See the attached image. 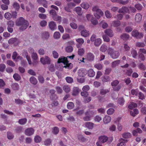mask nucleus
I'll return each mask as SVG.
<instances>
[{
    "instance_id": "f257e3e1",
    "label": "nucleus",
    "mask_w": 146,
    "mask_h": 146,
    "mask_svg": "<svg viewBox=\"0 0 146 146\" xmlns=\"http://www.w3.org/2000/svg\"><path fill=\"white\" fill-rule=\"evenodd\" d=\"M16 25L18 26H20V30L23 31L25 30L28 26L29 23L23 17H21L17 22Z\"/></svg>"
},
{
    "instance_id": "603ef678",
    "label": "nucleus",
    "mask_w": 146,
    "mask_h": 146,
    "mask_svg": "<svg viewBox=\"0 0 146 146\" xmlns=\"http://www.w3.org/2000/svg\"><path fill=\"white\" fill-rule=\"evenodd\" d=\"M65 79L67 82L69 83H72L73 82V79L70 77H67Z\"/></svg>"
},
{
    "instance_id": "8fccbe9b",
    "label": "nucleus",
    "mask_w": 146,
    "mask_h": 146,
    "mask_svg": "<svg viewBox=\"0 0 146 146\" xmlns=\"http://www.w3.org/2000/svg\"><path fill=\"white\" fill-rule=\"evenodd\" d=\"M49 34L47 32H45L42 33V36L43 38L47 39L49 37Z\"/></svg>"
},
{
    "instance_id": "f3484780",
    "label": "nucleus",
    "mask_w": 146,
    "mask_h": 146,
    "mask_svg": "<svg viewBox=\"0 0 146 146\" xmlns=\"http://www.w3.org/2000/svg\"><path fill=\"white\" fill-rule=\"evenodd\" d=\"M76 40L78 44H76V46L77 48L79 47L80 46L82 45L84 42V39L82 38L76 39Z\"/></svg>"
},
{
    "instance_id": "774afa93",
    "label": "nucleus",
    "mask_w": 146,
    "mask_h": 146,
    "mask_svg": "<svg viewBox=\"0 0 146 146\" xmlns=\"http://www.w3.org/2000/svg\"><path fill=\"white\" fill-rule=\"evenodd\" d=\"M91 21L92 24L94 25H96L98 24V21L94 17L91 19Z\"/></svg>"
},
{
    "instance_id": "5701e85b",
    "label": "nucleus",
    "mask_w": 146,
    "mask_h": 146,
    "mask_svg": "<svg viewBox=\"0 0 146 146\" xmlns=\"http://www.w3.org/2000/svg\"><path fill=\"white\" fill-rule=\"evenodd\" d=\"M74 10L76 11V13L79 15H81L82 13V9L80 7H77L75 8Z\"/></svg>"
},
{
    "instance_id": "69168bd1",
    "label": "nucleus",
    "mask_w": 146,
    "mask_h": 146,
    "mask_svg": "<svg viewBox=\"0 0 146 146\" xmlns=\"http://www.w3.org/2000/svg\"><path fill=\"white\" fill-rule=\"evenodd\" d=\"M90 87L88 85H86L83 86L82 88L83 91L87 92L90 90Z\"/></svg>"
},
{
    "instance_id": "393cba45",
    "label": "nucleus",
    "mask_w": 146,
    "mask_h": 146,
    "mask_svg": "<svg viewBox=\"0 0 146 146\" xmlns=\"http://www.w3.org/2000/svg\"><path fill=\"white\" fill-rule=\"evenodd\" d=\"M12 7L14 9L17 11H18L20 8L19 4L16 2H13L12 4Z\"/></svg>"
},
{
    "instance_id": "ea45409f",
    "label": "nucleus",
    "mask_w": 146,
    "mask_h": 146,
    "mask_svg": "<svg viewBox=\"0 0 146 146\" xmlns=\"http://www.w3.org/2000/svg\"><path fill=\"white\" fill-rule=\"evenodd\" d=\"M109 92V91L108 89H104L102 88L100 90V93L101 95H105Z\"/></svg>"
},
{
    "instance_id": "aec40b11",
    "label": "nucleus",
    "mask_w": 146,
    "mask_h": 146,
    "mask_svg": "<svg viewBox=\"0 0 146 146\" xmlns=\"http://www.w3.org/2000/svg\"><path fill=\"white\" fill-rule=\"evenodd\" d=\"M108 137L105 136H102L99 137V141L103 143L106 142L108 140Z\"/></svg>"
},
{
    "instance_id": "7c9ffc66",
    "label": "nucleus",
    "mask_w": 146,
    "mask_h": 146,
    "mask_svg": "<svg viewBox=\"0 0 146 146\" xmlns=\"http://www.w3.org/2000/svg\"><path fill=\"white\" fill-rule=\"evenodd\" d=\"M105 33L110 37H111L113 35L112 31L111 29H108L105 30Z\"/></svg>"
},
{
    "instance_id": "c756f323",
    "label": "nucleus",
    "mask_w": 146,
    "mask_h": 146,
    "mask_svg": "<svg viewBox=\"0 0 146 146\" xmlns=\"http://www.w3.org/2000/svg\"><path fill=\"white\" fill-rule=\"evenodd\" d=\"M88 76L90 77H93L95 75V72L92 69H90L88 72Z\"/></svg>"
},
{
    "instance_id": "bf43d9fd",
    "label": "nucleus",
    "mask_w": 146,
    "mask_h": 146,
    "mask_svg": "<svg viewBox=\"0 0 146 146\" xmlns=\"http://www.w3.org/2000/svg\"><path fill=\"white\" fill-rule=\"evenodd\" d=\"M94 120L97 122H100L102 119V118L99 115H96L94 117Z\"/></svg>"
},
{
    "instance_id": "6e6552de",
    "label": "nucleus",
    "mask_w": 146,
    "mask_h": 146,
    "mask_svg": "<svg viewBox=\"0 0 146 146\" xmlns=\"http://www.w3.org/2000/svg\"><path fill=\"white\" fill-rule=\"evenodd\" d=\"M119 83V81L117 80H114L111 82V85L113 86V88L115 90L118 91L120 89V87L119 86H117Z\"/></svg>"
},
{
    "instance_id": "c85d7f7f",
    "label": "nucleus",
    "mask_w": 146,
    "mask_h": 146,
    "mask_svg": "<svg viewBox=\"0 0 146 146\" xmlns=\"http://www.w3.org/2000/svg\"><path fill=\"white\" fill-rule=\"evenodd\" d=\"M85 49L83 48H79L78 51V53L79 55L80 56H83L85 53Z\"/></svg>"
},
{
    "instance_id": "f704fd0d",
    "label": "nucleus",
    "mask_w": 146,
    "mask_h": 146,
    "mask_svg": "<svg viewBox=\"0 0 146 146\" xmlns=\"http://www.w3.org/2000/svg\"><path fill=\"white\" fill-rule=\"evenodd\" d=\"M129 37V35L127 34H123L121 36V38L124 40H127Z\"/></svg>"
},
{
    "instance_id": "ddd939ff",
    "label": "nucleus",
    "mask_w": 146,
    "mask_h": 146,
    "mask_svg": "<svg viewBox=\"0 0 146 146\" xmlns=\"http://www.w3.org/2000/svg\"><path fill=\"white\" fill-rule=\"evenodd\" d=\"M80 34L82 36L87 37L89 36L90 34L88 31L85 29L81 31Z\"/></svg>"
},
{
    "instance_id": "7ed1b4c3",
    "label": "nucleus",
    "mask_w": 146,
    "mask_h": 146,
    "mask_svg": "<svg viewBox=\"0 0 146 146\" xmlns=\"http://www.w3.org/2000/svg\"><path fill=\"white\" fill-rule=\"evenodd\" d=\"M57 62L58 63H62L64 65H65L64 67L66 68L69 67V65L71 64L68 62V61L67 60V58L63 56L60 57L58 59Z\"/></svg>"
},
{
    "instance_id": "79ce46f5",
    "label": "nucleus",
    "mask_w": 146,
    "mask_h": 146,
    "mask_svg": "<svg viewBox=\"0 0 146 146\" xmlns=\"http://www.w3.org/2000/svg\"><path fill=\"white\" fill-rule=\"evenodd\" d=\"M64 90L66 93H68L70 90V87L67 85H65L63 87Z\"/></svg>"
},
{
    "instance_id": "2eb2a0df",
    "label": "nucleus",
    "mask_w": 146,
    "mask_h": 146,
    "mask_svg": "<svg viewBox=\"0 0 146 146\" xmlns=\"http://www.w3.org/2000/svg\"><path fill=\"white\" fill-rule=\"evenodd\" d=\"M48 26L50 29L54 31L56 27V25L55 22L51 21L48 23Z\"/></svg>"
},
{
    "instance_id": "58836bf2",
    "label": "nucleus",
    "mask_w": 146,
    "mask_h": 146,
    "mask_svg": "<svg viewBox=\"0 0 146 146\" xmlns=\"http://www.w3.org/2000/svg\"><path fill=\"white\" fill-rule=\"evenodd\" d=\"M81 6L83 8L87 9L89 7V5L88 3L85 2L82 3L81 4Z\"/></svg>"
},
{
    "instance_id": "de8ad7c7",
    "label": "nucleus",
    "mask_w": 146,
    "mask_h": 146,
    "mask_svg": "<svg viewBox=\"0 0 146 146\" xmlns=\"http://www.w3.org/2000/svg\"><path fill=\"white\" fill-rule=\"evenodd\" d=\"M27 122V119L26 118L21 119L19 120V123L21 125H24Z\"/></svg>"
},
{
    "instance_id": "09e8293b",
    "label": "nucleus",
    "mask_w": 146,
    "mask_h": 146,
    "mask_svg": "<svg viewBox=\"0 0 146 146\" xmlns=\"http://www.w3.org/2000/svg\"><path fill=\"white\" fill-rule=\"evenodd\" d=\"M14 79L17 81H19L21 79V77L17 74H15L13 75Z\"/></svg>"
},
{
    "instance_id": "864d4df0",
    "label": "nucleus",
    "mask_w": 146,
    "mask_h": 146,
    "mask_svg": "<svg viewBox=\"0 0 146 146\" xmlns=\"http://www.w3.org/2000/svg\"><path fill=\"white\" fill-rule=\"evenodd\" d=\"M114 112V110L113 108H110L107 111V113L108 115H112Z\"/></svg>"
},
{
    "instance_id": "9b49d317",
    "label": "nucleus",
    "mask_w": 146,
    "mask_h": 146,
    "mask_svg": "<svg viewBox=\"0 0 146 146\" xmlns=\"http://www.w3.org/2000/svg\"><path fill=\"white\" fill-rule=\"evenodd\" d=\"M120 118L118 117L115 119L114 121V123H116L117 122H118V123L117 125V129L118 130L120 131H121L123 129L122 125L121 124V123H119V121L120 120Z\"/></svg>"
},
{
    "instance_id": "4d7b16f0",
    "label": "nucleus",
    "mask_w": 146,
    "mask_h": 146,
    "mask_svg": "<svg viewBox=\"0 0 146 146\" xmlns=\"http://www.w3.org/2000/svg\"><path fill=\"white\" fill-rule=\"evenodd\" d=\"M32 58L34 60H37L38 59V56L36 52H34L32 54Z\"/></svg>"
},
{
    "instance_id": "6ab92c4d",
    "label": "nucleus",
    "mask_w": 146,
    "mask_h": 146,
    "mask_svg": "<svg viewBox=\"0 0 146 146\" xmlns=\"http://www.w3.org/2000/svg\"><path fill=\"white\" fill-rule=\"evenodd\" d=\"M94 56L93 54L91 53H88L86 55L85 59L91 61L94 60Z\"/></svg>"
},
{
    "instance_id": "39448f33",
    "label": "nucleus",
    "mask_w": 146,
    "mask_h": 146,
    "mask_svg": "<svg viewBox=\"0 0 146 146\" xmlns=\"http://www.w3.org/2000/svg\"><path fill=\"white\" fill-rule=\"evenodd\" d=\"M108 51V54H110L111 56L113 58H116L119 56V54L117 51L114 50L111 48H109Z\"/></svg>"
},
{
    "instance_id": "72a5a7b5",
    "label": "nucleus",
    "mask_w": 146,
    "mask_h": 146,
    "mask_svg": "<svg viewBox=\"0 0 146 146\" xmlns=\"http://www.w3.org/2000/svg\"><path fill=\"white\" fill-rule=\"evenodd\" d=\"M37 1L39 3L42 4L44 7H47V3L45 0H37Z\"/></svg>"
},
{
    "instance_id": "473e14b6",
    "label": "nucleus",
    "mask_w": 146,
    "mask_h": 146,
    "mask_svg": "<svg viewBox=\"0 0 146 146\" xmlns=\"http://www.w3.org/2000/svg\"><path fill=\"white\" fill-rule=\"evenodd\" d=\"M102 40L100 38H97L95 40L94 44L96 46H99L101 43Z\"/></svg>"
},
{
    "instance_id": "a19ab883",
    "label": "nucleus",
    "mask_w": 146,
    "mask_h": 146,
    "mask_svg": "<svg viewBox=\"0 0 146 146\" xmlns=\"http://www.w3.org/2000/svg\"><path fill=\"white\" fill-rule=\"evenodd\" d=\"M109 130L111 132L115 131L116 129V127L114 124L111 125L109 127Z\"/></svg>"
},
{
    "instance_id": "052dcab7",
    "label": "nucleus",
    "mask_w": 146,
    "mask_h": 146,
    "mask_svg": "<svg viewBox=\"0 0 146 146\" xmlns=\"http://www.w3.org/2000/svg\"><path fill=\"white\" fill-rule=\"evenodd\" d=\"M118 102L120 105L122 106L124 104L125 101L123 98H121L118 99Z\"/></svg>"
},
{
    "instance_id": "37998d69",
    "label": "nucleus",
    "mask_w": 146,
    "mask_h": 146,
    "mask_svg": "<svg viewBox=\"0 0 146 146\" xmlns=\"http://www.w3.org/2000/svg\"><path fill=\"white\" fill-rule=\"evenodd\" d=\"M53 37L55 39H58L60 37V34L58 32H55L54 34Z\"/></svg>"
},
{
    "instance_id": "a18cd8bd",
    "label": "nucleus",
    "mask_w": 146,
    "mask_h": 146,
    "mask_svg": "<svg viewBox=\"0 0 146 146\" xmlns=\"http://www.w3.org/2000/svg\"><path fill=\"white\" fill-rule=\"evenodd\" d=\"M107 47L106 45L102 44L100 47V50L101 52H104L107 50Z\"/></svg>"
},
{
    "instance_id": "20e7f679",
    "label": "nucleus",
    "mask_w": 146,
    "mask_h": 146,
    "mask_svg": "<svg viewBox=\"0 0 146 146\" xmlns=\"http://www.w3.org/2000/svg\"><path fill=\"white\" fill-rule=\"evenodd\" d=\"M49 13L52 15V17L53 20L56 21H58L60 22L61 21V17L57 15L54 10H51L49 12Z\"/></svg>"
},
{
    "instance_id": "0eeeda50",
    "label": "nucleus",
    "mask_w": 146,
    "mask_h": 146,
    "mask_svg": "<svg viewBox=\"0 0 146 146\" xmlns=\"http://www.w3.org/2000/svg\"><path fill=\"white\" fill-rule=\"evenodd\" d=\"M132 35L138 38H140L143 37V35L142 33H139L137 31L134 30L131 33Z\"/></svg>"
},
{
    "instance_id": "5fc2aeb1",
    "label": "nucleus",
    "mask_w": 146,
    "mask_h": 146,
    "mask_svg": "<svg viewBox=\"0 0 146 146\" xmlns=\"http://www.w3.org/2000/svg\"><path fill=\"white\" fill-rule=\"evenodd\" d=\"M120 63V61L119 60H117L115 61L112 63V67H114L118 65Z\"/></svg>"
},
{
    "instance_id": "6e6d98bb",
    "label": "nucleus",
    "mask_w": 146,
    "mask_h": 146,
    "mask_svg": "<svg viewBox=\"0 0 146 146\" xmlns=\"http://www.w3.org/2000/svg\"><path fill=\"white\" fill-rule=\"evenodd\" d=\"M70 25L71 27L74 29H76L78 27L77 25L73 22L70 23Z\"/></svg>"
},
{
    "instance_id": "e433bc0d",
    "label": "nucleus",
    "mask_w": 146,
    "mask_h": 146,
    "mask_svg": "<svg viewBox=\"0 0 146 146\" xmlns=\"http://www.w3.org/2000/svg\"><path fill=\"white\" fill-rule=\"evenodd\" d=\"M34 140L36 143H39L41 141L42 138L39 136L37 135L35 137Z\"/></svg>"
},
{
    "instance_id": "bb28decb",
    "label": "nucleus",
    "mask_w": 146,
    "mask_h": 146,
    "mask_svg": "<svg viewBox=\"0 0 146 146\" xmlns=\"http://www.w3.org/2000/svg\"><path fill=\"white\" fill-rule=\"evenodd\" d=\"M139 113V111L137 109H134L133 111H131L130 112V114L133 117L135 116Z\"/></svg>"
},
{
    "instance_id": "4be33fe9",
    "label": "nucleus",
    "mask_w": 146,
    "mask_h": 146,
    "mask_svg": "<svg viewBox=\"0 0 146 146\" xmlns=\"http://www.w3.org/2000/svg\"><path fill=\"white\" fill-rule=\"evenodd\" d=\"M93 123L90 122H86L85 126L89 129H92L94 127Z\"/></svg>"
},
{
    "instance_id": "c9c22d12",
    "label": "nucleus",
    "mask_w": 146,
    "mask_h": 146,
    "mask_svg": "<svg viewBox=\"0 0 146 146\" xmlns=\"http://www.w3.org/2000/svg\"><path fill=\"white\" fill-rule=\"evenodd\" d=\"M103 82H105L110 81V77L108 76H105L101 78Z\"/></svg>"
},
{
    "instance_id": "cd10ccee",
    "label": "nucleus",
    "mask_w": 146,
    "mask_h": 146,
    "mask_svg": "<svg viewBox=\"0 0 146 146\" xmlns=\"http://www.w3.org/2000/svg\"><path fill=\"white\" fill-rule=\"evenodd\" d=\"M127 142V140L122 139L120 140L119 142L117 144V146H125V143Z\"/></svg>"
},
{
    "instance_id": "423d86ee",
    "label": "nucleus",
    "mask_w": 146,
    "mask_h": 146,
    "mask_svg": "<svg viewBox=\"0 0 146 146\" xmlns=\"http://www.w3.org/2000/svg\"><path fill=\"white\" fill-rule=\"evenodd\" d=\"M40 60L43 65L50 64L51 61L50 58L47 56L41 58Z\"/></svg>"
},
{
    "instance_id": "0e129e2a",
    "label": "nucleus",
    "mask_w": 146,
    "mask_h": 146,
    "mask_svg": "<svg viewBox=\"0 0 146 146\" xmlns=\"http://www.w3.org/2000/svg\"><path fill=\"white\" fill-rule=\"evenodd\" d=\"M94 67L98 70H101L102 68V66L101 64H97L95 65Z\"/></svg>"
},
{
    "instance_id": "e2e57ef3",
    "label": "nucleus",
    "mask_w": 146,
    "mask_h": 146,
    "mask_svg": "<svg viewBox=\"0 0 146 146\" xmlns=\"http://www.w3.org/2000/svg\"><path fill=\"white\" fill-rule=\"evenodd\" d=\"M52 55L53 57L55 58H58L59 55L57 52L55 50H54L52 52Z\"/></svg>"
},
{
    "instance_id": "680f3d73",
    "label": "nucleus",
    "mask_w": 146,
    "mask_h": 146,
    "mask_svg": "<svg viewBox=\"0 0 146 146\" xmlns=\"http://www.w3.org/2000/svg\"><path fill=\"white\" fill-rule=\"evenodd\" d=\"M70 36L68 34H64L62 36V38L63 40H66L70 38Z\"/></svg>"
},
{
    "instance_id": "3c124183",
    "label": "nucleus",
    "mask_w": 146,
    "mask_h": 146,
    "mask_svg": "<svg viewBox=\"0 0 146 146\" xmlns=\"http://www.w3.org/2000/svg\"><path fill=\"white\" fill-rule=\"evenodd\" d=\"M59 132V129L57 127H54L52 131V133L54 134H57Z\"/></svg>"
},
{
    "instance_id": "4468645a",
    "label": "nucleus",
    "mask_w": 146,
    "mask_h": 146,
    "mask_svg": "<svg viewBox=\"0 0 146 146\" xmlns=\"http://www.w3.org/2000/svg\"><path fill=\"white\" fill-rule=\"evenodd\" d=\"M111 120V118L110 116L108 115H106L103 118L104 123L105 124H107L110 122Z\"/></svg>"
},
{
    "instance_id": "f03ea898",
    "label": "nucleus",
    "mask_w": 146,
    "mask_h": 146,
    "mask_svg": "<svg viewBox=\"0 0 146 146\" xmlns=\"http://www.w3.org/2000/svg\"><path fill=\"white\" fill-rule=\"evenodd\" d=\"M92 10L93 11L95 12L94 16L97 19H99L103 15L104 13L99 8L98 6L93 7Z\"/></svg>"
},
{
    "instance_id": "b1692460",
    "label": "nucleus",
    "mask_w": 146,
    "mask_h": 146,
    "mask_svg": "<svg viewBox=\"0 0 146 146\" xmlns=\"http://www.w3.org/2000/svg\"><path fill=\"white\" fill-rule=\"evenodd\" d=\"M142 18L141 15L140 13H137L135 16V21L136 22H139L141 21Z\"/></svg>"
},
{
    "instance_id": "f8f14e48",
    "label": "nucleus",
    "mask_w": 146,
    "mask_h": 146,
    "mask_svg": "<svg viewBox=\"0 0 146 146\" xmlns=\"http://www.w3.org/2000/svg\"><path fill=\"white\" fill-rule=\"evenodd\" d=\"M22 54L23 56L26 57L29 64H32V62L30 56H28L27 51L26 50H24L22 53Z\"/></svg>"
},
{
    "instance_id": "4c0bfd02",
    "label": "nucleus",
    "mask_w": 146,
    "mask_h": 146,
    "mask_svg": "<svg viewBox=\"0 0 146 146\" xmlns=\"http://www.w3.org/2000/svg\"><path fill=\"white\" fill-rule=\"evenodd\" d=\"M4 17L7 20H9L12 18L11 14L8 12L4 14Z\"/></svg>"
},
{
    "instance_id": "412c9836",
    "label": "nucleus",
    "mask_w": 146,
    "mask_h": 146,
    "mask_svg": "<svg viewBox=\"0 0 146 146\" xmlns=\"http://www.w3.org/2000/svg\"><path fill=\"white\" fill-rule=\"evenodd\" d=\"M129 11V9L128 8L123 7L119 10V12L125 13H128Z\"/></svg>"
},
{
    "instance_id": "dca6fc26",
    "label": "nucleus",
    "mask_w": 146,
    "mask_h": 146,
    "mask_svg": "<svg viewBox=\"0 0 146 146\" xmlns=\"http://www.w3.org/2000/svg\"><path fill=\"white\" fill-rule=\"evenodd\" d=\"M78 74L80 77H84L86 74V71L85 69H80L78 71Z\"/></svg>"
},
{
    "instance_id": "9d476101",
    "label": "nucleus",
    "mask_w": 146,
    "mask_h": 146,
    "mask_svg": "<svg viewBox=\"0 0 146 146\" xmlns=\"http://www.w3.org/2000/svg\"><path fill=\"white\" fill-rule=\"evenodd\" d=\"M20 42L19 40L17 38H14L9 39L8 40V43L9 44H14L15 45H17Z\"/></svg>"
},
{
    "instance_id": "2f4dec72",
    "label": "nucleus",
    "mask_w": 146,
    "mask_h": 146,
    "mask_svg": "<svg viewBox=\"0 0 146 146\" xmlns=\"http://www.w3.org/2000/svg\"><path fill=\"white\" fill-rule=\"evenodd\" d=\"M29 80L30 82L33 84H36L37 83V80L34 77L32 76L30 78Z\"/></svg>"
},
{
    "instance_id": "a211bd4d",
    "label": "nucleus",
    "mask_w": 146,
    "mask_h": 146,
    "mask_svg": "<svg viewBox=\"0 0 146 146\" xmlns=\"http://www.w3.org/2000/svg\"><path fill=\"white\" fill-rule=\"evenodd\" d=\"M80 91L79 88L77 87H74L72 89V94L74 96H76L78 95Z\"/></svg>"
},
{
    "instance_id": "c03bdc74",
    "label": "nucleus",
    "mask_w": 146,
    "mask_h": 146,
    "mask_svg": "<svg viewBox=\"0 0 146 146\" xmlns=\"http://www.w3.org/2000/svg\"><path fill=\"white\" fill-rule=\"evenodd\" d=\"M74 103L71 102H69L67 105V107L69 109H72L74 107Z\"/></svg>"
},
{
    "instance_id": "338daca9",
    "label": "nucleus",
    "mask_w": 146,
    "mask_h": 146,
    "mask_svg": "<svg viewBox=\"0 0 146 146\" xmlns=\"http://www.w3.org/2000/svg\"><path fill=\"white\" fill-rule=\"evenodd\" d=\"M38 52L40 55H43L45 54V51L43 48H40L38 50Z\"/></svg>"
},
{
    "instance_id": "13d9d810",
    "label": "nucleus",
    "mask_w": 146,
    "mask_h": 146,
    "mask_svg": "<svg viewBox=\"0 0 146 146\" xmlns=\"http://www.w3.org/2000/svg\"><path fill=\"white\" fill-rule=\"evenodd\" d=\"M73 48L72 46H68L66 48V51L68 52H70L72 51Z\"/></svg>"
},
{
    "instance_id": "a878e982",
    "label": "nucleus",
    "mask_w": 146,
    "mask_h": 146,
    "mask_svg": "<svg viewBox=\"0 0 146 146\" xmlns=\"http://www.w3.org/2000/svg\"><path fill=\"white\" fill-rule=\"evenodd\" d=\"M122 137L125 139H128L131 137V135L129 132H125L122 134Z\"/></svg>"
},
{
    "instance_id": "1a4fd4ad",
    "label": "nucleus",
    "mask_w": 146,
    "mask_h": 146,
    "mask_svg": "<svg viewBox=\"0 0 146 146\" xmlns=\"http://www.w3.org/2000/svg\"><path fill=\"white\" fill-rule=\"evenodd\" d=\"M35 130L32 128H29L26 129L25 132V134L28 136L33 135L34 132Z\"/></svg>"
},
{
    "instance_id": "49530a36",
    "label": "nucleus",
    "mask_w": 146,
    "mask_h": 146,
    "mask_svg": "<svg viewBox=\"0 0 146 146\" xmlns=\"http://www.w3.org/2000/svg\"><path fill=\"white\" fill-rule=\"evenodd\" d=\"M137 106V104L135 103L131 102L130 103L129 105L128 108L130 109H132L133 108L136 107Z\"/></svg>"
}]
</instances>
